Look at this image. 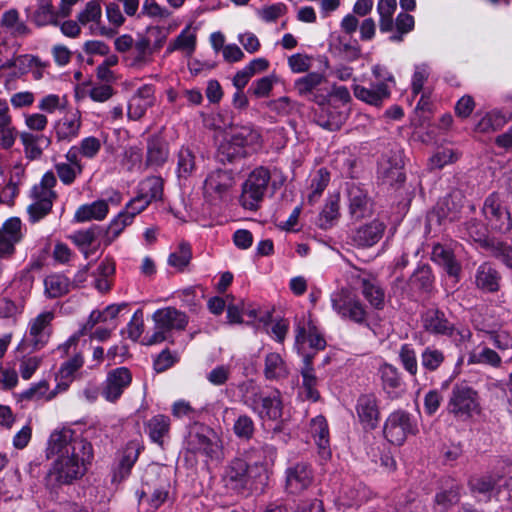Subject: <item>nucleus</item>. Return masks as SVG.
I'll list each match as a JSON object with an SVG mask.
<instances>
[{
	"mask_svg": "<svg viewBox=\"0 0 512 512\" xmlns=\"http://www.w3.org/2000/svg\"><path fill=\"white\" fill-rule=\"evenodd\" d=\"M46 452L48 458L57 457L47 474V486L51 489L81 479L94 457L92 444L70 428L54 431Z\"/></svg>",
	"mask_w": 512,
	"mask_h": 512,
	"instance_id": "1",
	"label": "nucleus"
},
{
	"mask_svg": "<svg viewBox=\"0 0 512 512\" xmlns=\"http://www.w3.org/2000/svg\"><path fill=\"white\" fill-rule=\"evenodd\" d=\"M262 146L260 133L251 127H241L218 148V158L222 163H233L256 153Z\"/></svg>",
	"mask_w": 512,
	"mask_h": 512,
	"instance_id": "2",
	"label": "nucleus"
},
{
	"mask_svg": "<svg viewBox=\"0 0 512 512\" xmlns=\"http://www.w3.org/2000/svg\"><path fill=\"white\" fill-rule=\"evenodd\" d=\"M421 325L425 332L434 336L452 338L456 345L468 341L471 337L469 329H458L439 308H428L421 314Z\"/></svg>",
	"mask_w": 512,
	"mask_h": 512,
	"instance_id": "3",
	"label": "nucleus"
},
{
	"mask_svg": "<svg viewBox=\"0 0 512 512\" xmlns=\"http://www.w3.org/2000/svg\"><path fill=\"white\" fill-rule=\"evenodd\" d=\"M170 489L169 475L162 468L152 466L144 475L140 500L146 497L150 507L157 509L167 501Z\"/></svg>",
	"mask_w": 512,
	"mask_h": 512,
	"instance_id": "4",
	"label": "nucleus"
},
{
	"mask_svg": "<svg viewBox=\"0 0 512 512\" xmlns=\"http://www.w3.org/2000/svg\"><path fill=\"white\" fill-rule=\"evenodd\" d=\"M152 319L155 322V331L147 338V345H154L167 340L170 331L184 330L188 324L187 315L174 307L158 309L154 312Z\"/></svg>",
	"mask_w": 512,
	"mask_h": 512,
	"instance_id": "5",
	"label": "nucleus"
},
{
	"mask_svg": "<svg viewBox=\"0 0 512 512\" xmlns=\"http://www.w3.org/2000/svg\"><path fill=\"white\" fill-rule=\"evenodd\" d=\"M53 318V313L46 311L31 320L29 333L18 345V351L29 354L42 349L49 341Z\"/></svg>",
	"mask_w": 512,
	"mask_h": 512,
	"instance_id": "6",
	"label": "nucleus"
},
{
	"mask_svg": "<svg viewBox=\"0 0 512 512\" xmlns=\"http://www.w3.org/2000/svg\"><path fill=\"white\" fill-rule=\"evenodd\" d=\"M333 310L344 320H349L359 325H367L368 313L365 305L346 289L334 292L331 295Z\"/></svg>",
	"mask_w": 512,
	"mask_h": 512,
	"instance_id": "7",
	"label": "nucleus"
},
{
	"mask_svg": "<svg viewBox=\"0 0 512 512\" xmlns=\"http://www.w3.org/2000/svg\"><path fill=\"white\" fill-rule=\"evenodd\" d=\"M477 392L467 384H456L448 401L449 413L460 420L469 419L478 410Z\"/></svg>",
	"mask_w": 512,
	"mask_h": 512,
	"instance_id": "8",
	"label": "nucleus"
},
{
	"mask_svg": "<svg viewBox=\"0 0 512 512\" xmlns=\"http://www.w3.org/2000/svg\"><path fill=\"white\" fill-rule=\"evenodd\" d=\"M286 183V176L279 169L268 170L263 166L255 168L243 183L242 192H263L281 190Z\"/></svg>",
	"mask_w": 512,
	"mask_h": 512,
	"instance_id": "9",
	"label": "nucleus"
},
{
	"mask_svg": "<svg viewBox=\"0 0 512 512\" xmlns=\"http://www.w3.org/2000/svg\"><path fill=\"white\" fill-rule=\"evenodd\" d=\"M417 432V425L412 416L403 410L392 412L384 425V436L392 444L402 445L410 434Z\"/></svg>",
	"mask_w": 512,
	"mask_h": 512,
	"instance_id": "10",
	"label": "nucleus"
},
{
	"mask_svg": "<svg viewBox=\"0 0 512 512\" xmlns=\"http://www.w3.org/2000/svg\"><path fill=\"white\" fill-rule=\"evenodd\" d=\"M188 446L191 450L207 456L211 460L221 458V446L214 431L205 425L195 423L188 435Z\"/></svg>",
	"mask_w": 512,
	"mask_h": 512,
	"instance_id": "11",
	"label": "nucleus"
},
{
	"mask_svg": "<svg viewBox=\"0 0 512 512\" xmlns=\"http://www.w3.org/2000/svg\"><path fill=\"white\" fill-rule=\"evenodd\" d=\"M313 471L307 462L291 463L285 471V490L288 494L299 495L313 483Z\"/></svg>",
	"mask_w": 512,
	"mask_h": 512,
	"instance_id": "12",
	"label": "nucleus"
},
{
	"mask_svg": "<svg viewBox=\"0 0 512 512\" xmlns=\"http://www.w3.org/2000/svg\"><path fill=\"white\" fill-rule=\"evenodd\" d=\"M403 167V152L397 149L390 151L382 158L378 172L384 183L389 184L393 189H399V184L405 180Z\"/></svg>",
	"mask_w": 512,
	"mask_h": 512,
	"instance_id": "13",
	"label": "nucleus"
},
{
	"mask_svg": "<svg viewBox=\"0 0 512 512\" xmlns=\"http://www.w3.org/2000/svg\"><path fill=\"white\" fill-rule=\"evenodd\" d=\"M248 463L239 457L233 458L225 467L222 481L224 486L237 493H243L248 488Z\"/></svg>",
	"mask_w": 512,
	"mask_h": 512,
	"instance_id": "14",
	"label": "nucleus"
},
{
	"mask_svg": "<svg viewBox=\"0 0 512 512\" xmlns=\"http://www.w3.org/2000/svg\"><path fill=\"white\" fill-rule=\"evenodd\" d=\"M483 213L491 228L500 233H506L512 228V220L506 206L496 196L490 194L483 205Z\"/></svg>",
	"mask_w": 512,
	"mask_h": 512,
	"instance_id": "15",
	"label": "nucleus"
},
{
	"mask_svg": "<svg viewBox=\"0 0 512 512\" xmlns=\"http://www.w3.org/2000/svg\"><path fill=\"white\" fill-rule=\"evenodd\" d=\"M132 382V374L126 367H118L108 372L102 396L109 402L117 401L124 390L127 389Z\"/></svg>",
	"mask_w": 512,
	"mask_h": 512,
	"instance_id": "16",
	"label": "nucleus"
},
{
	"mask_svg": "<svg viewBox=\"0 0 512 512\" xmlns=\"http://www.w3.org/2000/svg\"><path fill=\"white\" fill-rule=\"evenodd\" d=\"M23 238L22 222L17 217L7 219L0 228V257L14 254L15 245Z\"/></svg>",
	"mask_w": 512,
	"mask_h": 512,
	"instance_id": "17",
	"label": "nucleus"
},
{
	"mask_svg": "<svg viewBox=\"0 0 512 512\" xmlns=\"http://www.w3.org/2000/svg\"><path fill=\"white\" fill-rule=\"evenodd\" d=\"M358 419L365 430H374L380 420V411L377 397L370 394L359 396L356 404Z\"/></svg>",
	"mask_w": 512,
	"mask_h": 512,
	"instance_id": "18",
	"label": "nucleus"
},
{
	"mask_svg": "<svg viewBox=\"0 0 512 512\" xmlns=\"http://www.w3.org/2000/svg\"><path fill=\"white\" fill-rule=\"evenodd\" d=\"M263 421H278L283 415L282 394L278 389L267 392L253 411Z\"/></svg>",
	"mask_w": 512,
	"mask_h": 512,
	"instance_id": "19",
	"label": "nucleus"
},
{
	"mask_svg": "<svg viewBox=\"0 0 512 512\" xmlns=\"http://www.w3.org/2000/svg\"><path fill=\"white\" fill-rule=\"evenodd\" d=\"M382 388L389 399H398L405 392V383L399 370L388 363L383 364L379 369Z\"/></svg>",
	"mask_w": 512,
	"mask_h": 512,
	"instance_id": "20",
	"label": "nucleus"
},
{
	"mask_svg": "<svg viewBox=\"0 0 512 512\" xmlns=\"http://www.w3.org/2000/svg\"><path fill=\"white\" fill-rule=\"evenodd\" d=\"M81 125V113L76 109L68 111L55 124L57 140L67 143L73 141L79 136Z\"/></svg>",
	"mask_w": 512,
	"mask_h": 512,
	"instance_id": "21",
	"label": "nucleus"
},
{
	"mask_svg": "<svg viewBox=\"0 0 512 512\" xmlns=\"http://www.w3.org/2000/svg\"><path fill=\"white\" fill-rule=\"evenodd\" d=\"M432 260L439 265L449 277L459 280L462 266L456 259L454 252L441 244L434 245L432 249Z\"/></svg>",
	"mask_w": 512,
	"mask_h": 512,
	"instance_id": "22",
	"label": "nucleus"
},
{
	"mask_svg": "<svg viewBox=\"0 0 512 512\" xmlns=\"http://www.w3.org/2000/svg\"><path fill=\"white\" fill-rule=\"evenodd\" d=\"M354 96L369 105L381 106L390 97V90L386 83L378 82L367 88L361 85L353 86Z\"/></svg>",
	"mask_w": 512,
	"mask_h": 512,
	"instance_id": "23",
	"label": "nucleus"
},
{
	"mask_svg": "<svg viewBox=\"0 0 512 512\" xmlns=\"http://www.w3.org/2000/svg\"><path fill=\"white\" fill-rule=\"evenodd\" d=\"M384 230V223L374 220L357 228L352 235V241L359 247H371L382 238Z\"/></svg>",
	"mask_w": 512,
	"mask_h": 512,
	"instance_id": "24",
	"label": "nucleus"
},
{
	"mask_svg": "<svg viewBox=\"0 0 512 512\" xmlns=\"http://www.w3.org/2000/svg\"><path fill=\"white\" fill-rule=\"evenodd\" d=\"M469 485L473 492L488 494L495 491L499 494L502 488L512 491V477L508 481L497 475H483L471 478Z\"/></svg>",
	"mask_w": 512,
	"mask_h": 512,
	"instance_id": "25",
	"label": "nucleus"
},
{
	"mask_svg": "<svg viewBox=\"0 0 512 512\" xmlns=\"http://www.w3.org/2000/svg\"><path fill=\"white\" fill-rule=\"evenodd\" d=\"M123 59L127 63L128 67L132 69H143L152 61L150 40L145 37L138 38L132 51L126 54Z\"/></svg>",
	"mask_w": 512,
	"mask_h": 512,
	"instance_id": "26",
	"label": "nucleus"
},
{
	"mask_svg": "<svg viewBox=\"0 0 512 512\" xmlns=\"http://www.w3.org/2000/svg\"><path fill=\"white\" fill-rule=\"evenodd\" d=\"M323 81L324 76L321 73L311 72L301 78H298L294 82V89L300 96H308L309 100L319 105H324L326 102L325 97L314 93V90L322 84Z\"/></svg>",
	"mask_w": 512,
	"mask_h": 512,
	"instance_id": "27",
	"label": "nucleus"
},
{
	"mask_svg": "<svg viewBox=\"0 0 512 512\" xmlns=\"http://www.w3.org/2000/svg\"><path fill=\"white\" fill-rule=\"evenodd\" d=\"M154 91L150 86H143L132 96L128 104V116L138 120L144 116L147 109L154 104Z\"/></svg>",
	"mask_w": 512,
	"mask_h": 512,
	"instance_id": "28",
	"label": "nucleus"
},
{
	"mask_svg": "<svg viewBox=\"0 0 512 512\" xmlns=\"http://www.w3.org/2000/svg\"><path fill=\"white\" fill-rule=\"evenodd\" d=\"M141 447L139 443L130 441L125 446L119 463L114 470L113 481L121 482L126 479L131 472L132 467L138 460Z\"/></svg>",
	"mask_w": 512,
	"mask_h": 512,
	"instance_id": "29",
	"label": "nucleus"
},
{
	"mask_svg": "<svg viewBox=\"0 0 512 512\" xmlns=\"http://www.w3.org/2000/svg\"><path fill=\"white\" fill-rule=\"evenodd\" d=\"M312 359V355L307 354L304 356L300 373L302 376V388L304 389L306 399L316 402L320 398V393L317 390L319 380L315 375Z\"/></svg>",
	"mask_w": 512,
	"mask_h": 512,
	"instance_id": "30",
	"label": "nucleus"
},
{
	"mask_svg": "<svg viewBox=\"0 0 512 512\" xmlns=\"http://www.w3.org/2000/svg\"><path fill=\"white\" fill-rule=\"evenodd\" d=\"M109 212L108 203L105 200H97L90 204H83L76 210L74 221L77 223L89 222L92 220L101 221Z\"/></svg>",
	"mask_w": 512,
	"mask_h": 512,
	"instance_id": "31",
	"label": "nucleus"
},
{
	"mask_svg": "<svg viewBox=\"0 0 512 512\" xmlns=\"http://www.w3.org/2000/svg\"><path fill=\"white\" fill-rule=\"evenodd\" d=\"M434 284V276L428 265L418 266L408 280L411 293H429Z\"/></svg>",
	"mask_w": 512,
	"mask_h": 512,
	"instance_id": "32",
	"label": "nucleus"
},
{
	"mask_svg": "<svg viewBox=\"0 0 512 512\" xmlns=\"http://www.w3.org/2000/svg\"><path fill=\"white\" fill-rule=\"evenodd\" d=\"M169 157L168 145L159 137H151L147 142L146 167H160Z\"/></svg>",
	"mask_w": 512,
	"mask_h": 512,
	"instance_id": "33",
	"label": "nucleus"
},
{
	"mask_svg": "<svg viewBox=\"0 0 512 512\" xmlns=\"http://www.w3.org/2000/svg\"><path fill=\"white\" fill-rule=\"evenodd\" d=\"M500 275L496 269L487 262L482 263L476 271V286L487 292H496L499 289Z\"/></svg>",
	"mask_w": 512,
	"mask_h": 512,
	"instance_id": "34",
	"label": "nucleus"
},
{
	"mask_svg": "<svg viewBox=\"0 0 512 512\" xmlns=\"http://www.w3.org/2000/svg\"><path fill=\"white\" fill-rule=\"evenodd\" d=\"M264 376L270 381H279L288 376V367L279 353L270 352L264 359Z\"/></svg>",
	"mask_w": 512,
	"mask_h": 512,
	"instance_id": "35",
	"label": "nucleus"
},
{
	"mask_svg": "<svg viewBox=\"0 0 512 512\" xmlns=\"http://www.w3.org/2000/svg\"><path fill=\"white\" fill-rule=\"evenodd\" d=\"M374 209V201L368 194H353L349 199V215L354 221L370 217Z\"/></svg>",
	"mask_w": 512,
	"mask_h": 512,
	"instance_id": "36",
	"label": "nucleus"
},
{
	"mask_svg": "<svg viewBox=\"0 0 512 512\" xmlns=\"http://www.w3.org/2000/svg\"><path fill=\"white\" fill-rule=\"evenodd\" d=\"M361 292L373 308L377 310H382L384 308L385 291L376 279L362 278Z\"/></svg>",
	"mask_w": 512,
	"mask_h": 512,
	"instance_id": "37",
	"label": "nucleus"
},
{
	"mask_svg": "<svg viewBox=\"0 0 512 512\" xmlns=\"http://www.w3.org/2000/svg\"><path fill=\"white\" fill-rule=\"evenodd\" d=\"M145 431L154 443L162 446L170 431L169 417L162 414L153 416L145 423Z\"/></svg>",
	"mask_w": 512,
	"mask_h": 512,
	"instance_id": "38",
	"label": "nucleus"
},
{
	"mask_svg": "<svg viewBox=\"0 0 512 512\" xmlns=\"http://www.w3.org/2000/svg\"><path fill=\"white\" fill-rule=\"evenodd\" d=\"M234 184L235 178L232 172L218 169L207 176L204 188L207 192H225L231 189Z\"/></svg>",
	"mask_w": 512,
	"mask_h": 512,
	"instance_id": "39",
	"label": "nucleus"
},
{
	"mask_svg": "<svg viewBox=\"0 0 512 512\" xmlns=\"http://www.w3.org/2000/svg\"><path fill=\"white\" fill-rule=\"evenodd\" d=\"M133 217L124 210L121 211L106 227L103 228V244L105 247L112 244L123 230L133 222Z\"/></svg>",
	"mask_w": 512,
	"mask_h": 512,
	"instance_id": "40",
	"label": "nucleus"
},
{
	"mask_svg": "<svg viewBox=\"0 0 512 512\" xmlns=\"http://www.w3.org/2000/svg\"><path fill=\"white\" fill-rule=\"evenodd\" d=\"M241 401L252 411L266 394L254 380H246L238 385Z\"/></svg>",
	"mask_w": 512,
	"mask_h": 512,
	"instance_id": "41",
	"label": "nucleus"
},
{
	"mask_svg": "<svg viewBox=\"0 0 512 512\" xmlns=\"http://www.w3.org/2000/svg\"><path fill=\"white\" fill-rule=\"evenodd\" d=\"M31 19L38 27L59 25L56 22V12L51 0H37V8L33 12Z\"/></svg>",
	"mask_w": 512,
	"mask_h": 512,
	"instance_id": "42",
	"label": "nucleus"
},
{
	"mask_svg": "<svg viewBox=\"0 0 512 512\" xmlns=\"http://www.w3.org/2000/svg\"><path fill=\"white\" fill-rule=\"evenodd\" d=\"M196 47V34L188 25L178 36L171 42L167 48L168 52L181 51L187 56H191Z\"/></svg>",
	"mask_w": 512,
	"mask_h": 512,
	"instance_id": "43",
	"label": "nucleus"
},
{
	"mask_svg": "<svg viewBox=\"0 0 512 512\" xmlns=\"http://www.w3.org/2000/svg\"><path fill=\"white\" fill-rule=\"evenodd\" d=\"M397 8L396 0H379L377 13L379 15V28L382 33L391 32L394 27L393 16Z\"/></svg>",
	"mask_w": 512,
	"mask_h": 512,
	"instance_id": "44",
	"label": "nucleus"
},
{
	"mask_svg": "<svg viewBox=\"0 0 512 512\" xmlns=\"http://www.w3.org/2000/svg\"><path fill=\"white\" fill-rule=\"evenodd\" d=\"M484 248L491 256L501 261L508 268L512 269L511 245L496 239H490L484 241Z\"/></svg>",
	"mask_w": 512,
	"mask_h": 512,
	"instance_id": "45",
	"label": "nucleus"
},
{
	"mask_svg": "<svg viewBox=\"0 0 512 512\" xmlns=\"http://www.w3.org/2000/svg\"><path fill=\"white\" fill-rule=\"evenodd\" d=\"M339 194H331L320 213L318 225L322 229H329L339 217Z\"/></svg>",
	"mask_w": 512,
	"mask_h": 512,
	"instance_id": "46",
	"label": "nucleus"
},
{
	"mask_svg": "<svg viewBox=\"0 0 512 512\" xmlns=\"http://www.w3.org/2000/svg\"><path fill=\"white\" fill-rule=\"evenodd\" d=\"M33 195L34 202L28 206L27 211L29 214L30 221L35 223L42 219L51 211L53 199L56 198V194H48V196H45L43 198L38 197L40 194Z\"/></svg>",
	"mask_w": 512,
	"mask_h": 512,
	"instance_id": "47",
	"label": "nucleus"
},
{
	"mask_svg": "<svg viewBox=\"0 0 512 512\" xmlns=\"http://www.w3.org/2000/svg\"><path fill=\"white\" fill-rule=\"evenodd\" d=\"M45 291L50 298H57L69 292V279L61 274L47 276L44 280Z\"/></svg>",
	"mask_w": 512,
	"mask_h": 512,
	"instance_id": "48",
	"label": "nucleus"
},
{
	"mask_svg": "<svg viewBox=\"0 0 512 512\" xmlns=\"http://www.w3.org/2000/svg\"><path fill=\"white\" fill-rule=\"evenodd\" d=\"M445 359L444 352L433 346L426 347L421 353V365L428 372L438 370Z\"/></svg>",
	"mask_w": 512,
	"mask_h": 512,
	"instance_id": "49",
	"label": "nucleus"
},
{
	"mask_svg": "<svg viewBox=\"0 0 512 512\" xmlns=\"http://www.w3.org/2000/svg\"><path fill=\"white\" fill-rule=\"evenodd\" d=\"M506 120L500 112L492 111L486 113L476 124L475 130L480 133H490L500 129Z\"/></svg>",
	"mask_w": 512,
	"mask_h": 512,
	"instance_id": "50",
	"label": "nucleus"
},
{
	"mask_svg": "<svg viewBox=\"0 0 512 512\" xmlns=\"http://www.w3.org/2000/svg\"><path fill=\"white\" fill-rule=\"evenodd\" d=\"M399 361L411 376H416L418 373V359L417 353L411 344H403L398 353Z\"/></svg>",
	"mask_w": 512,
	"mask_h": 512,
	"instance_id": "51",
	"label": "nucleus"
},
{
	"mask_svg": "<svg viewBox=\"0 0 512 512\" xmlns=\"http://www.w3.org/2000/svg\"><path fill=\"white\" fill-rule=\"evenodd\" d=\"M310 430L319 448L326 449L329 446V430L326 419L323 416L312 419Z\"/></svg>",
	"mask_w": 512,
	"mask_h": 512,
	"instance_id": "52",
	"label": "nucleus"
},
{
	"mask_svg": "<svg viewBox=\"0 0 512 512\" xmlns=\"http://www.w3.org/2000/svg\"><path fill=\"white\" fill-rule=\"evenodd\" d=\"M192 258L191 247L188 243L182 242L177 250L169 255L168 264L183 271Z\"/></svg>",
	"mask_w": 512,
	"mask_h": 512,
	"instance_id": "53",
	"label": "nucleus"
},
{
	"mask_svg": "<svg viewBox=\"0 0 512 512\" xmlns=\"http://www.w3.org/2000/svg\"><path fill=\"white\" fill-rule=\"evenodd\" d=\"M101 235H103V228L93 225L88 229L76 231L70 238L77 246L88 247Z\"/></svg>",
	"mask_w": 512,
	"mask_h": 512,
	"instance_id": "54",
	"label": "nucleus"
},
{
	"mask_svg": "<svg viewBox=\"0 0 512 512\" xmlns=\"http://www.w3.org/2000/svg\"><path fill=\"white\" fill-rule=\"evenodd\" d=\"M233 432L240 439L250 440L255 432L253 419L246 414L239 415L234 422Z\"/></svg>",
	"mask_w": 512,
	"mask_h": 512,
	"instance_id": "55",
	"label": "nucleus"
},
{
	"mask_svg": "<svg viewBox=\"0 0 512 512\" xmlns=\"http://www.w3.org/2000/svg\"><path fill=\"white\" fill-rule=\"evenodd\" d=\"M459 499V491L454 488L437 493L435 496L436 512H446L451 506L457 504Z\"/></svg>",
	"mask_w": 512,
	"mask_h": 512,
	"instance_id": "56",
	"label": "nucleus"
},
{
	"mask_svg": "<svg viewBox=\"0 0 512 512\" xmlns=\"http://www.w3.org/2000/svg\"><path fill=\"white\" fill-rule=\"evenodd\" d=\"M195 169V156L188 148H182L178 154V175L187 177Z\"/></svg>",
	"mask_w": 512,
	"mask_h": 512,
	"instance_id": "57",
	"label": "nucleus"
},
{
	"mask_svg": "<svg viewBox=\"0 0 512 512\" xmlns=\"http://www.w3.org/2000/svg\"><path fill=\"white\" fill-rule=\"evenodd\" d=\"M102 15L101 5L97 1H90L86 4L83 11H81L77 20L80 24L86 25L89 22H97L100 20Z\"/></svg>",
	"mask_w": 512,
	"mask_h": 512,
	"instance_id": "58",
	"label": "nucleus"
},
{
	"mask_svg": "<svg viewBox=\"0 0 512 512\" xmlns=\"http://www.w3.org/2000/svg\"><path fill=\"white\" fill-rule=\"evenodd\" d=\"M172 414L176 418H187L189 420H197L201 415V411L193 408L189 402L179 400L173 404Z\"/></svg>",
	"mask_w": 512,
	"mask_h": 512,
	"instance_id": "59",
	"label": "nucleus"
},
{
	"mask_svg": "<svg viewBox=\"0 0 512 512\" xmlns=\"http://www.w3.org/2000/svg\"><path fill=\"white\" fill-rule=\"evenodd\" d=\"M157 194H137V196L131 199L124 209L127 214H130L133 218L143 211L152 198H156Z\"/></svg>",
	"mask_w": 512,
	"mask_h": 512,
	"instance_id": "60",
	"label": "nucleus"
},
{
	"mask_svg": "<svg viewBox=\"0 0 512 512\" xmlns=\"http://www.w3.org/2000/svg\"><path fill=\"white\" fill-rule=\"evenodd\" d=\"M458 153L452 149L445 148L435 153L430 159L431 168L441 169L445 165L455 162L458 159Z\"/></svg>",
	"mask_w": 512,
	"mask_h": 512,
	"instance_id": "61",
	"label": "nucleus"
},
{
	"mask_svg": "<svg viewBox=\"0 0 512 512\" xmlns=\"http://www.w3.org/2000/svg\"><path fill=\"white\" fill-rule=\"evenodd\" d=\"M312 65V57L302 53H296L288 58V66L293 73L307 72Z\"/></svg>",
	"mask_w": 512,
	"mask_h": 512,
	"instance_id": "62",
	"label": "nucleus"
},
{
	"mask_svg": "<svg viewBox=\"0 0 512 512\" xmlns=\"http://www.w3.org/2000/svg\"><path fill=\"white\" fill-rule=\"evenodd\" d=\"M493 346L499 349L504 356L512 359V338L505 332L493 333L490 335Z\"/></svg>",
	"mask_w": 512,
	"mask_h": 512,
	"instance_id": "63",
	"label": "nucleus"
},
{
	"mask_svg": "<svg viewBox=\"0 0 512 512\" xmlns=\"http://www.w3.org/2000/svg\"><path fill=\"white\" fill-rule=\"evenodd\" d=\"M80 154L86 158H94L101 149V141L94 137L89 136L84 138L79 146Z\"/></svg>",
	"mask_w": 512,
	"mask_h": 512,
	"instance_id": "64",
	"label": "nucleus"
}]
</instances>
